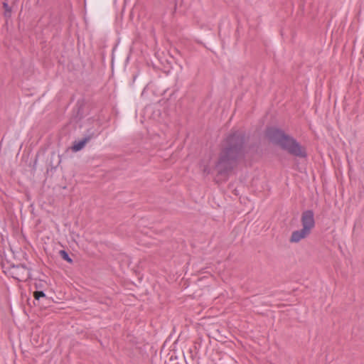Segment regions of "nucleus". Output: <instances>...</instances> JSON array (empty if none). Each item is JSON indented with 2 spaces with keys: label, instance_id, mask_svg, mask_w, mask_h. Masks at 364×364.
<instances>
[{
  "label": "nucleus",
  "instance_id": "nucleus-9",
  "mask_svg": "<svg viewBox=\"0 0 364 364\" xmlns=\"http://www.w3.org/2000/svg\"><path fill=\"white\" fill-rule=\"evenodd\" d=\"M59 255L60 256V257L66 261L67 262H68L69 264H73V259H72V257L70 256L68 252L65 250H60L59 251Z\"/></svg>",
  "mask_w": 364,
  "mask_h": 364
},
{
  "label": "nucleus",
  "instance_id": "nucleus-3",
  "mask_svg": "<svg viewBox=\"0 0 364 364\" xmlns=\"http://www.w3.org/2000/svg\"><path fill=\"white\" fill-rule=\"evenodd\" d=\"M9 273L12 278L18 282H26L31 278L30 269L23 264L11 265Z\"/></svg>",
  "mask_w": 364,
  "mask_h": 364
},
{
  "label": "nucleus",
  "instance_id": "nucleus-14",
  "mask_svg": "<svg viewBox=\"0 0 364 364\" xmlns=\"http://www.w3.org/2000/svg\"><path fill=\"white\" fill-rule=\"evenodd\" d=\"M35 285H36V289H38V288H41V287H42V283H41V282H40L38 284L36 283V284H35Z\"/></svg>",
  "mask_w": 364,
  "mask_h": 364
},
{
  "label": "nucleus",
  "instance_id": "nucleus-6",
  "mask_svg": "<svg viewBox=\"0 0 364 364\" xmlns=\"http://www.w3.org/2000/svg\"><path fill=\"white\" fill-rule=\"evenodd\" d=\"M85 104L84 99H80L77 101L72 112L71 119L73 122L77 123L85 117Z\"/></svg>",
  "mask_w": 364,
  "mask_h": 364
},
{
  "label": "nucleus",
  "instance_id": "nucleus-5",
  "mask_svg": "<svg viewBox=\"0 0 364 364\" xmlns=\"http://www.w3.org/2000/svg\"><path fill=\"white\" fill-rule=\"evenodd\" d=\"M302 228L311 232L315 227L314 213L312 210H306L302 212L301 217Z\"/></svg>",
  "mask_w": 364,
  "mask_h": 364
},
{
  "label": "nucleus",
  "instance_id": "nucleus-4",
  "mask_svg": "<svg viewBox=\"0 0 364 364\" xmlns=\"http://www.w3.org/2000/svg\"><path fill=\"white\" fill-rule=\"evenodd\" d=\"M100 134V131L94 130L92 128L87 129L85 136L78 140L75 141L71 146V149L74 152L81 151L86 144L92 138L97 136Z\"/></svg>",
  "mask_w": 364,
  "mask_h": 364
},
{
  "label": "nucleus",
  "instance_id": "nucleus-15",
  "mask_svg": "<svg viewBox=\"0 0 364 364\" xmlns=\"http://www.w3.org/2000/svg\"><path fill=\"white\" fill-rule=\"evenodd\" d=\"M136 75H134V76H133V80H134L136 79Z\"/></svg>",
  "mask_w": 364,
  "mask_h": 364
},
{
  "label": "nucleus",
  "instance_id": "nucleus-12",
  "mask_svg": "<svg viewBox=\"0 0 364 364\" xmlns=\"http://www.w3.org/2000/svg\"><path fill=\"white\" fill-rule=\"evenodd\" d=\"M168 364H181L178 362L177 357L173 358L171 356L169 359V362Z\"/></svg>",
  "mask_w": 364,
  "mask_h": 364
},
{
  "label": "nucleus",
  "instance_id": "nucleus-13",
  "mask_svg": "<svg viewBox=\"0 0 364 364\" xmlns=\"http://www.w3.org/2000/svg\"><path fill=\"white\" fill-rule=\"evenodd\" d=\"M203 173L208 175L210 173V168L208 165L204 166L203 169Z\"/></svg>",
  "mask_w": 364,
  "mask_h": 364
},
{
  "label": "nucleus",
  "instance_id": "nucleus-1",
  "mask_svg": "<svg viewBox=\"0 0 364 364\" xmlns=\"http://www.w3.org/2000/svg\"><path fill=\"white\" fill-rule=\"evenodd\" d=\"M249 136L245 131L237 129L225 136L215 164L217 176L228 178L247 154Z\"/></svg>",
  "mask_w": 364,
  "mask_h": 364
},
{
  "label": "nucleus",
  "instance_id": "nucleus-11",
  "mask_svg": "<svg viewBox=\"0 0 364 364\" xmlns=\"http://www.w3.org/2000/svg\"><path fill=\"white\" fill-rule=\"evenodd\" d=\"M56 157V154L54 151H53L51 153V155H50V164H49V166L50 167V169H55L57 168V166H58V164L60 163V160L58 161V162L57 164H54V162H53V160Z\"/></svg>",
  "mask_w": 364,
  "mask_h": 364
},
{
  "label": "nucleus",
  "instance_id": "nucleus-7",
  "mask_svg": "<svg viewBox=\"0 0 364 364\" xmlns=\"http://www.w3.org/2000/svg\"><path fill=\"white\" fill-rule=\"evenodd\" d=\"M310 232L302 228L300 230L293 231L289 238L291 243H297L302 239L307 237L310 235Z\"/></svg>",
  "mask_w": 364,
  "mask_h": 364
},
{
  "label": "nucleus",
  "instance_id": "nucleus-2",
  "mask_svg": "<svg viewBox=\"0 0 364 364\" xmlns=\"http://www.w3.org/2000/svg\"><path fill=\"white\" fill-rule=\"evenodd\" d=\"M264 134L271 143L279 146L290 156L299 159H306L308 157L306 147L281 128L274 126L267 127Z\"/></svg>",
  "mask_w": 364,
  "mask_h": 364
},
{
  "label": "nucleus",
  "instance_id": "nucleus-8",
  "mask_svg": "<svg viewBox=\"0 0 364 364\" xmlns=\"http://www.w3.org/2000/svg\"><path fill=\"white\" fill-rule=\"evenodd\" d=\"M33 297H34V301H33L34 305H40V301L41 299L48 301V298L46 296V295L43 291H38V290L35 291L33 292Z\"/></svg>",
  "mask_w": 364,
  "mask_h": 364
},
{
  "label": "nucleus",
  "instance_id": "nucleus-10",
  "mask_svg": "<svg viewBox=\"0 0 364 364\" xmlns=\"http://www.w3.org/2000/svg\"><path fill=\"white\" fill-rule=\"evenodd\" d=\"M3 8L4 9V16L6 18H9L11 17L12 9L11 7L8 4L7 2L4 1L2 4Z\"/></svg>",
  "mask_w": 364,
  "mask_h": 364
},
{
  "label": "nucleus",
  "instance_id": "nucleus-16",
  "mask_svg": "<svg viewBox=\"0 0 364 364\" xmlns=\"http://www.w3.org/2000/svg\"><path fill=\"white\" fill-rule=\"evenodd\" d=\"M88 120H93V118H89Z\"/></svg>",
  "mask_w": 364,
  "mask_h": 364
}]
</instances>
